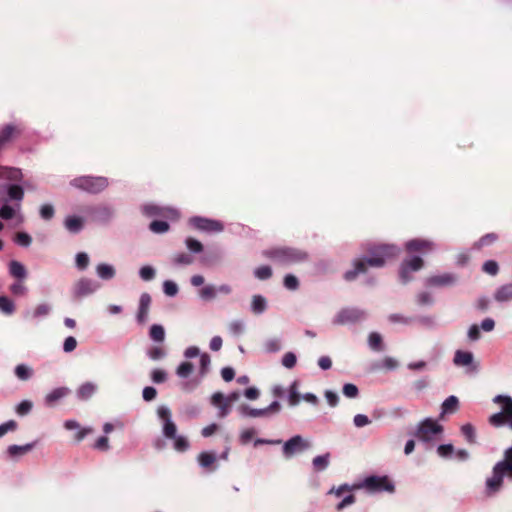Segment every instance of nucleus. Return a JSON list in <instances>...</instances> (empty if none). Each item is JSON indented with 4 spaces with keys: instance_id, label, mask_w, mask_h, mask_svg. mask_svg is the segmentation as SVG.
<instances>
[{
    "instance_id": "35",
    "label": "nucleus",
    "mask_w": 512,
    "mask_h": 512,
    "mask_svg": "<svg viewBox=\"0 0 512 512\" xmlns=\"http://www.w3.org/2000/svg\"><path fill=\"white\" fill-rule=\"evenodd\" d=\"M461 433L470 444L476 443V432L472 424L466 423L461 426Z\"/></svg>"
},
{
    "instance_id": "12",
    "label": "nucleus",
    "mask_w": 512,
    "mask_h": 512,
    "mask_svg": "<svg viewBox=\"0 0 512 512\" xmlns=\"http://www.w3.org/2000/svg\"><path fill=\"white\" fill-rule=\"evenodd\" d=\"M190 223L194 228L201 231L221 232L223 230V224L221 222L204 217H192Z\"/></svg>"
},
{
    "instance_id": "54",
    "label": "nucleus",
    "mask_w": 512,
    "mask_h": 512,
    "mask_svg": "<svg viewBox=\"0 0 512 512\" xmlns=\"http://www.w3.org/2000/svg\"><path fill=\"white\" fill-rule=\"evenodd\" d=\"M297 362L296 355L293 352H287L282 358V365L288 369H292Z\"/></svg>"
},
{
    "instance_id": "63",
    "label": "nucleus",
    "mask_w": 512,
    "mask_h": 512,
    "mask_svg": "<svg viewBox=\"0 0 512 512\" xmlns=\"http://www.w3.org/2000/svg\"><path fill=\"white\" fill-rule=\"evenodd\" d=\"M17 429V423L14 420H9L0 425V438L3 437L6 433L10 431H15Z\"/></svg>"
},
{
    "instance_id": "56",
    "label": "nucleus",
    "mask_w": 512,
    "mask_h": 512,
    "mask_svg": "<svg viewBox=\"0 0 512 512\" xmlns=\"http://www.w3.org/2000/svg\"><path fill=\"white\" fill-rule=\"evenodd\" d=\"M151 379L156 384L164 383L167 380V373L162 369H154L151 372Z\"/></svg>"
},
{
    "instance_id": "41",
    "label": "nucleus",
    "mask_w": 512,
    "mask_h": 512,
    "mask_svg": "<svg viewBox=\"0 0 512 512\" xmlns=\"http://www.w3.org/2000/svg\"><path fill=\"white\" fill-rule=\"evenodd\" d=\"M194 366L190 362H182L176 369V374L180 378H188L190 374L193 372Z\"/></svg>"
},
{
    "instance_id": "21",
    "label": "nucleus",
    "mask_w": 512,
    "mask_h": 512,
    "mask_svg": "<svg viewBox=\"0 0 512 512\" xmlns=\"http://www.w3.org/2000/svg\"><path fill=\"white\" fill-rule=\"evenodd\" d=\"M2 193H6L10 200L21 202L24 197V190L18 182H11Z\"/></svg>"
},
{
    "instance_id": "33",
    "label": "nucleus",
    "mask_w": 512,
    "mask_h": 512,
    "mask_svg": "<svg viewBox=\"0 0 512 512\" xmlns=\"http://www.w3.org/2000/svg\"><path fill=\"white\" fill-rule=\"evenodd\" d=\"M34 447V444L25 445H10L7 449L8 454L11 457H17L26 454Z\"/></svg>"
},
{
    "instance_id": "14",
    "label": "nucleus",
    "mask_w": 512,
    "mask_h": 512,
    "mask_svg": "<svg viewBox=\"0 0 512 512\" xmlns=\"http://www.w3.org/2000/svg\"><path fill=\"white\" fill-rule=\"evenodd\" d=\"M23 132V128L16 124H6L0 129V150L6 145L18 138Z\"/></svg>"
},
{
    "instance_id": "17",
    "label": "nucleus",
    "mask_w": 512,
    "mask_h": 512,
    "mask_svg": "<svg viewBox=\"0 0 512 512\" xmlns=\"http://www.w3.org/2000/svg\"><path fill=\"white\" fill-rule=\"evenodd\" d=\"M151 304V297L148 293H142L139 299V307L136 319L139 324L146 323L148 319L149 308Z\"/></svg>"
},
{
    "instance_id": "3",
    "label": "nucleus",
    "mask_w": 512,
    "mask_h": 512,
    "mask_svg": "<svg viewBox=\"0 0 512 512\" xmlns=\"http://www.w3.org/2000/svg\"><path fill=\"white\" fill-rule=\"evenodd\" d=\"M262 253L264 257L276 261L281 265L301 263L306 261L309 257L306 251L293 247L270 248L264 250Z\"/></svg>"
},
{
    "instance_id": "34",
    "label": "nucleus",
    "mask_w": 512,
    "mask_h": 512,
    "mask_svg": "<svg viewBox=\"0 0 512 512\" xmlns=\"http://www.w3.org/2000/svg\"><path fill=\"white\" fill-rule=\"evenodd\" d=\"M368 345L374 351L383 350L382 336L378 332H371L368 337Z\"/></svg>"
},
{
    "instance_id": "52",
    "label": "nucleus",
    "mask_w": 512,
    "mask_h": 512,
    "mask_svg": "<svg viewBox=\"0 0 512 512\" xmlns=\"http://www.w3.org/2000/svg\"><path fill=\"white\" fill-rule=\"evenodd\" d=\"M163 291L169 297H174L178 293V286L171 280H166L163 283Z\"/></svg>"
},
{
    "instance_id": "36",
    "label": "nucleus",
    "mask_w": 512,
    "mask_h": 512,
    "mask_svg": "<svg viewBox=\"0 0 512 512\" xmlns=\"http://www.w3.org/2000/svg\"><path fill=\"white\" fill-rule=\"evenodd\" d=\"M288 402L290 406H296L300 402V395L298 393V382L293 381L289 387Z\"/></svg>"
},
{
    "instance_id": "7",
    "label": "nucleus",
    "mask_w": 512,
    "mask_h": 512,
    "mask_svg": "<svg viewBox=\"0 0 512 512\" xmlns=\"http://www.w3.org/2000/svg\"><path fill=\"white\" fill-rule=\"evenodd\" d=\"M364 487L370 492H389L395 490L394 483L388 476H369L364 480Z\"/></svg>"
},
{
    "instance_id": "58",
    "label": "nucleus",
    "mask_w": 512,
    "mask_h": 512,
    "mask_svg": "<svg viewBox=\"0 0 512 512\" xmlns=\"http://www.w3.org/2000/svg\"><path fill=\"white\" fill-rule=\"evenodd\" d=\"M483 271L490 275H496L499 271V266L494 260H487L483 264Z\"/></svg>"
},
{
    "instance_id": "62",
    "label": "nucleus",
    "mask_w": 512,
    "mask_h": 512,
    "mask_svg": "<svg viewBox=\"0 0 512 512\" xmlns=\"http://www.w3.org/2000/svg\"><path fill=\"white\" fill-rule=\"evenodd\" d=\"M88 264H89V257L86 253L80 252L76 255V266L80 270L86 269Z\"/></svg>"
},
{
    "instance_id": "64",
    "label": "nucleus",
    "mask_w": 512,
    "mask_h": 512,
    "mask_svg": "<svg viewBox=\"0 0 512 512\" xmlns=\"http://www.w3.org/2000/svg\"><path fill=\"white\" fill-rule=\"evenodd\" d=\"M211 363L210 356L207 353L200 355V374L204 375L207 373Z\"/></svg>"
},
{
    "instance_id": "15",
    "label": "nucleus",
    "mask_w": 512,
    "mask_h": 512,
    "mask_svg": "<svg viewBox=\"0 0 512 512\" xmlns=\"http://www.w3.org/2000/svg\"><path fill=\"white\" fill-rule=\"evenodd\" d=\"M99 288V284L88 278H81L74 287V296L82 298L94 293Z\"/></svg>"
},
{
    "instance_id": "28",
    "label": "nucleus",
    "mask_w": 512,
    "mask_h": 512,
    "mask_svg": "<svg viewBox=\"0 0 512 512\" xmlns=\"http://www.w3.org/2000/svg\"><path fill=\"white\" fill-rule=\"evenodd\" d=\"M96 273L103 280H110L115 276V269L112 265L101 263L96 267Z\"/></svg>"
},
{
    "instance_id": "9",
    "label": "nucleus",
    "mask_w": 512,
    "mask_h": 512,
    "mask_svg": "<svg viewBox=\"0 0 512 512\" xmlns=\"http://www.w3.org/2000/svg\"><path fill=\"white\" fill-rule=\"evenodd\" d=\"M310 443L301 435H295L287 440L282 447L283 454L286 458L294 456L296 453L309 449Z\"/></svg>"
},
{
    "instance_id": "24",
    "label": "nucleus",
    "mask_w": 512,
    "mask_h": 512,
    "mask_svg": "<svg viewBox=\"0 0 512 512\" xmlns=\"http://www.w3.org/2000/svg\"><path fill=\"white\" fill-rule=\"evenodd\" d=\"M459 408V400L456 396L447 397L441 405V414H452Z\"/></svg>"
},
{
    "instance_id": "23",
    "label": "nucleus",
    "mask_w": 512,
    "mask_h": 512,
    "mask_svg": "<svg viewBox=\"0 0 512 512\" xmlns=\"http://www.w3.org/2000/svg\"><path fill=\"white\" fill-rule=\"evenodd\" d=\"M9 273L12 277L18 280H25L27 278V270L25 266L16 260H12L9 263Z\"/></svg>"
},
{
    "instance_id": "26",
    "label": "nucleus",
    "mask_w": 512,
    "mask_h": 512,
    "mask_svg": "<svg viewBox=\"0 0 512 512\" xmlns=\"http://www.w3.org/2000/svg\"><path fill=\"white\" fill-rule=\"evenodd\" d=\"M97 386L92 382L83 383L77 390L80 400H88L96 392Z\"/></svg>"
},
{
    "instance_id": "18",
    "label": "nucleus",
    "mask_w": 512,
    "mask_h": 512,
    "mask_svg": "<svg viewBox=\"0 0 512 512\" xmlns=\"http://www.w3.org/2000/svg\"><path fill=\"white\" fill-rule=\"evenodd\" d=\"M211 404L218 407V417H226L231 410V405L224 400V395L221 392H216L211 397Z\"/></svg>"
},
{
    "instance_id": "48",
    "label": "nucleus",
    "mask_w": 512,
    "mask_h": 512,
    "mask_svg": "<svg viewBox=\"0 0 512 512\" xmlns=\"http://www.w3.org/2000/svg\"><path fill=\"white\" fill-rule=\"evenodd\" d=\"M254 275L259 280H267L272 276V269L267 265L260 266L255 269Z\"/></svg>"
},
{
    "instance_id": "60",
    "label": "nucleus",
    "mask_w": 512,
    "mask_h": 512,
    "mask_svg": "<svg viewBox=\"0 0 512 512\" xmlns=\"http://www.w3.org/2000/svg\"><path fill=\"white\" fill-rule=\"evenodd\" d=\"M32 409V402L29 400H23L16 406V413L18 415H26L28 414Z\"/></svg>"
},
{
    "instance_id": "2",
    "label": "nucleus",
    "mask_w": 512,
    "mask_h": 512,
    "mask_svg": "<svg viewBox=\"0 0 512 512\" xmlns=\"http://www.w3.org/2000/svg\"><path fill=\"white\" fill-rule=\"evenodd\" d=\"M506 473L512 475V446L505 451L504 459L495 464L492 475L486 479L485 492L487 496H493L501 489Z\"/></svg>"
},
{
    "instance_id": "19",
    "label": "nucleus",
    "mask_w": 512,
    "mask_h": 512,
    "mask_svg": "<svg viewBox=\"0 0 512 512\" xmlns=\"http://www.w3.org/2000/svg\"><path fill=\"white\" fill-rule=\"evenodd\" d=\"M455 282V276L450 273L436 275L427 278L426 285L432 287H444L452 285Z\"/></svg>"
},
{
    "instance_id": "38",
    "label": "nucleus",
    "mask_w": 512,
    "mask_h": 512,
    "mask_svg": "<svg viewBox=\"0 0 512 512\" xmlns=\"http://www.w3.org/2000/svg\"><path fill=\"white\" fill-rule=\"evenodd\" d=\"M0 311L7 315L13 314L15 312L14 302L7 296H1L0 297Z\"/></svg>"
},
{
    "instance_id": "46",
    "label": "nucleus",
    "mask_w": 512,
    "mask_h": 512,
    "mask_svg": "<svg viewBox=\"0 0 512 512\" xmlns=\"http://www.w3.org/2000/svg\"><path fill=\"white\" fill-rule=\"evenodd\" d=\"M149 228L152 232L161 234L169 230V224L166 221L155 220L150 223Z\"/></svg>"
},
{
    "instance_id": "44",
    "label": "nucleus",
    "mask_w": 512,
    "mask_h": 512,
    "mask_svg": "<svg viewBox=\"0 0 512 512\" xmlns=\"http://www.w3.org/2000/svg\"><path fill=\"white\" fill-rule=\"evenodd\" d=\"M10 292L15 296H25L27 294V287L23 283V280H18L12 283L9 287Z\"/></svg>"
},
{
    "instance_id": "51",
    "label": "nucleus",
    "mask_w": 512,
    "mask_h": 512,
    "mask_svg": "<svg viewBox=\"0 0 512 512\" xmlns=\"http://www.w3.org/2000/svg\"><path fill=\"white\" fill-rule=\"evenodd\" d=\"M139 276L143 281H150L155 277V269L149 265L143 266L139 270Z\"/></svg>"
},
{
    "instance_id": "11",
    "label": "nucleus",
    "mask_w": 512,
    "mask_h": 512,
    "mask_svg": "<svg viewBox=\"0 0 512 512\" xmlns=\"http://www.w3.org/2000/svg\"><path fill=\"white\" fill-rule=\"evenodd\" d=\"M157 414L159 418L162 419L164 422L162 429L163 435L168 439L175 437L177 435V427L176 424L171 419V412L169 408H167L166 406H160L157 410Z\"/></svg>"
},
{
    "instance_id": "61",
    "label": "nucleus",
    "mask_w": 512,
    "mask_h": 512,
    "mask_svg": "<svg viewBox=\"0 0 512 512\" xmlns=\"http://www.w3.org/2000/svg\"><path fill=\"white\" fill-rule=\"evenodd\" d=\"M284 286L289 290H296L299 286V281L294 275L287 274L284 277Z\"/></svg>"
},
{
    "instance_id": "30",
    "label": "nucleus",
    "mask_w": 512,
    "mask_h": 512,
    "mask_svg": "<svg viewBox=\"0 0 512 512\" xmlns=\"http://www.w3.org/2000/svg\"><path fill=\"white\" fill-rule=\"evenodd\" d=\"M149 337L152 341L163 343L165 340V330L160 324H153L149 330Z\"/></svg>"
},
{
    "instance_id": "6",
    "label": "nucleus",
    "mask_w": 512,
    "mask_h": 512,
    "mask_svg": "<svg viewBox=\"0 0 512 512\" xmlns=\"http://www.w3.org/2000/svg\"><path fill=\"white\" fill-rule=\"evenodd\" d=\"M442 432V425L431 418H426L418 424L415 436L422 442H430L437 434Z\"/></svg>"
},
{
    "instance_id": "57",
    "label": "nucleus",
    "mask_w": 512,
    "mask_h": 512,
    "mask_svg": "<svg viewBox=\"0 0 512 512\" xmlns=\"http://www.w3.org/2000/svg\"><path fill=\"white\" fill-rule=\"evenodd\" d=\"M15 242L20 246L28 247L32 242V238L25 232H19L16 234Z\"/></svg>"
},
{
    "instance_id": "37",
    "label": "nucleus",
    "mask_w": 512,
    "mask_h": 512,
    "mask_svg": "<svg viewBox=\"0 0 512 512\" xmlns=\"http://www.w3.org/2000/svg\"><path fill=\"white\" fill-rule=\"evenodd\" d=\"M146 354L154 361L163 359L167 355L165 348L162 346H153L146 351Z\"/></svg>"
},
{
    "instance_id": "5",
    "label": "nucleus",
    "mask_w": 512,
    "mask_h": 512,
    "mask_svg": "<svg viewBox=\"0 0 512 512\" xmlns=\"http://www.w3.org/2000/svg\"><path fill=\"white\" fill-rule=\"evenodd\" d=\"M70 185L89 194H98L109 186V179L103 176L84 175L72 179Z\"/></svg>"
},
{
    "instance_id": "1",
    "label": "nucleus",
    "mask_w": 512,
    "mask_h": 512,
    "mask_svg": "<svg viewBox=\"0 0 512 512\" xmlns=\"http://www.w3.org/2000/svg\"><path fill=\"white\" fill-rule=\"evenodd\" d=\"M369 257L365 260H354V268L344 273V279L353 281L356 277L366 272V265L372 267H382L387 261L395 259L399 256L401 249L394 244H378L371 245L367 248Z\"/></svg>"
},
{
    "instance_id": "50",
    "label": "nucleus",
    "mask_w": 512,
    "mask_h": 512,
    "mask_svg": "<svg viewBox=\"0 0 512 512\" xmlns=\"http://www.w3.org/2000/svg\"><path fill=\"white\" fill-rule=\"evenodd\" d=\"M193 260V257L186 253H178L173 257V263L176 265H190Z\"/></svg>"
},
{
    "instance_id": "32",
    "label": "nucleus",
    "mask_w": 512,
    "mask_h": 512,
    "mask_svg": "<svg viewBox=\"0 0 512 512\" xmlns=\"http://www.w3.org/2000/svg\"><path fill=\"white\" fill-rule=\"evenodd\" d=\"M267 308L266 299L261 295H254L252 298L251 309L255 314H262Z\"/></svg>"
},
{
    "instance_id": "39",
    "label": "nucleus",
    "mask_w": 512,
    "mask_h": 512,
    "mask_svg": "<svg viewBox=\"0 0 512 512\" xmlns=\"http://www.w3.org/2000/svg\"><path fill=\"white\" fill-rule=\"evenodd\" d=\"M171 439L173 440L174 449L178 452H184L190 447L188 440L182 435H176Z\"/></svg>"
},
{
    "instance_id": "29",
    "label": "nucleus",
    "mask_w": 512,
    "mask_h": 512,
    "mask_svg": "<svg viewBox=\"0 0 512 512\" xmlns=\"http://www.w3.org/2000/svg\"><path fill=\"white\" fill-rule=\"evenodd\" d=\"M330 462V453H325L323 455H318L313 458L312 465L315 471L321 472L324 471Z\"/></svg>"
},
{
    "instance_id": "27",
    "label": "nucleus",
    "mask_w": 512,
    "mask_h": 512,
    "mask_svg": "<svg viewBox=\"0 0 512 512\" xmlns=\"http://www.w3.org/2000/svg\"><path fill=\"white\" fill-rule=\"evenodd\" d=\"M64 225L69 232L78 233L83 228V219L77 216H68Z\"/></svg>"
},
{
    "instance_id": "16",
    "label": "nucleus",
    "mask_w": 512,
    "mask_h": 512,
    "mask_svg": "<svg viewBox=\"0 0 512 512\" xmlns=\"http://www.w3.org/2000/svg\"><path fill=\"white\" fill-rule=\"evenodd\" d=\"M406 250L410 253L420 252L427 253L434 249V243L432 241L426 239H412L406 242L405 244Z\"/></svg>"
},
{
    "instance_id": "40",
    "label": "nucleus",
    "mask_w": 512,
    "mask_h": 512,
    "mask_svg": "<svg viewBox=\"0 0 512 512\" xmlns=\"http://www.w3.org/2000/svg\"><path fill=\"white\" fill-rule=\"evenodd\" d=\"M15 375L18 379L26 381L32 376V369L25 364H19L15 367Z\"/></svg>"
},
{
    "instance_id": "13",
    "label": "nucleus",
    "mask_w": 512,
    "mask_h": 512,
    "mask_svg": "<svg viewBox=\"0 0 512 512\" xmlns=\"http://www.w3.org/2000/svg\"><path fill=\"white\" fill-rule=\"evenodd\" d=\"M22 177L20 169L0 166V194L11 182H20Z\"/></svg>"
},
{
    "instance_id": "31",
    "label": "nucleus",
    "mask_w": 512,
    "mask_h": 512,
    "mask_svg": "<svg viewBox=\"0 0 512 512\" xmlns=\"http://www.w3.org/2000/svg\"><path fill=\"white\" fill-rule=\"evenodd\" d=\"M239 411H240L241 415L245 416V417L256 418V417L267 416V410H265V408L256 409V408H250L247 405H242L239 407Z\"/></svg>"
},
{
    "instance_id": "42",
    "label": "nucleus",
    "mask_w": 512,
    "mask_h": 512,
    "mask_svg": "<svg viewBox=\"0 0 512 512\" xmlns=\"http://www.w3.org/2000/svg\"><path fill=\"white\" fill-rule=\"evenodd\" d=\"M216 461V457L213 453L201 452L198 455V462L200 466L204 468L210 467Z\"/></svg>"
},
{
    "instance_id": "20",
    "label": "nucleus",
    "mask_w": 512,
    "mask_h": 512,
    "mask_svg": "<svg viewBox=\"0 0 512 512\" xmlns=\"http://www.w3.org/2000/svg\"><path fill=\"white\" fill-rule=\"evenodd\" d=\"M494 299L499 303L512 301V282L497 288L494 292Z\"/></svg>"
},
{
    "instance_id": "53",
    "label": "nucleus",
    "mask_w": 512,
    "mask_h": 512,
    "mask_svg": "<svg viewBox=\"0 0 512 512\" xmlns=\"http://www.w3.org/2000/svg\"><path fill=\"white\" fill-rule=\"evenodd\" d=\"M185 243H186L187 248L192 253H200L203 251V245L201 244V242L194 238H191V237L187 238Z\"/></svg>"
},
{
    "instance_id": "45",
    "label": "nucleus",
    "mask_w": 512,
    "mask_h": 512,
    "mask_svg": "<svg viewBox=\"0 0 512 512\" xmlns=\"http://www.w3.org/2000/svg\"><path fill=\"white\" fill-rule=\"evenodd\" d=\"M40 217L45 220H51L55 215V209L52 204H43L39 209Z\"/></svg>"
},
{
    "instance_id": "49",
    "label": "nucleus",
    "mask_w": 512,
    "mask_h": 512,
    "mask_svg": "<svg viewBox=\"0 0 512 512\" xmlns=\"http://www.w3.org/2000/svg\"><path fill=\"white\" fill-rule=\"evenodd\" d=\"M199 296L203 300H212L216 297V288L212 285H206L199 291Z\"/></svg>"
},
{
    "instance_id": "10",
    "label": "nucleus",
    "mask_w": 512,
    "mask_h": 512,
    "mask_svg": "<svg viewBox=\"0 0 512 512\" xmlns=\"http://www.w3.org/2000/svg\"><path fill=\"white\" fill-rule=\"evenodd\" d=\"M424 265L422 258L418 256H414L410 259H405L400 266L399 276L401 281L406 284L408 283L412 277L410 276L411 272H416L420 270Z\"/></svg>"
},
{
    "instance_id": "47",
    "label": "nucleus",
    "mask_w": 512,
    "mask_h": 512,
    "mask_svg": "<svg viewBox=\"0 0 512 512\" xmlns=\"http://www.w3.org/2000/svg\"><path fill=\"white\" fill-rule=\"evenodd\" d=\"M51 311V306L47 303H41L36 306L32 313L33 318H41L47 316Z\"/></svg>"
},
{
    "instance_id": "43",
    "label": "nucleus",
    "mask_w": 512,
    "mask_h": 512,
    "mask_svg": "<svg viewBox=\"0 0 512 512\" xmlns=\"http://www.w3.org/2000/svg\"><path fill=\"white\" fill-rule=\"evenodd\" d=\"M437 454L443 459H450L454 455V446L452 444H441L437 447Z\"/></svg>"
},
{
    "instance_id": "22",
    "label": "nucleus",
    "mask_w": 512,
    "mask_h": 512,
    "mask_svg": "<svg viewBox=\"0 0 512 512\" xmlns=\"http://www.w3.org/2000/svg\"><path fill=\"white\" fill-rule=\"evenodd\" d=\"M70 393V389L67 387H59L53 389L50 393H48L45 397L46 405L52 406L58 400L66 397Z\"/></svg>"
},
{
    "instance_id": "8",
    "label": "nucleus",
    "mask_w": 512,
    "mask_h": 512,
    "mask_svg": "<svg viewBox=\"0 0 512 512\" xmlns=\"http://www.w3.org/2000/svg\"><path fill=\"white\" fill-rule=\"evenodd\" d=\"M366 313L358 308H344L335 316L333 323L336 325L354 324L365 319Z\"/></svg>"
},
{
    "instance_id": "55",
    "label": "nucleus",
    "mask_w": 512,
    "mask_h": 512,
    "mask_svg": "<svg viewBox=\"0 0 512 512\" xmlns=\"http://www.w3.org/2000/svg\"><path fill=\"white\" fill-rule=\"evenodd\" d=\"M388 319L391 323H400V324H405V325H408V324L412 323V321H413V318L406 317V316H404L402 314H398V313L390 314Z\"/></svg>"
},
{
    "instance_id": "25",
    "label": "nucleus",
    "mask_w": 512,
    "mask_h": 512,
    "mask_svg": "<svg viewBox=\"0 0 512 512\" xmlns=\"http://www.w3.org/2000/svg\"><path fill=\"white\" fill-rule=\"evenodd\" d=\"M453 362L457 366H469L473 362V354L469 351L457 350Z\"/></svg>"
},
{
    "instance_id": "59",
    "label": "nucleus",
    "mask_w": 512,
    "mask_h": 512,
    "mask_svg": "<svg viewBox=\"0 0 512 512\" xmlns=\"http://www.w3.org/2000/svg\"><path fill=\"white\" fill-rule=\"evenodd\" d=\"M343 394L348 398H356L359 390L355 384L347 383L343 386Z\"/></svg>"
},
{
    "instance_id": "4",
    "label": "nucleus",
    "mask_w": 512,
    "mask_h": 512,
    "mask_svg": "<svg viewBox=\"0 0 512 512\" xmlns=\"http://www.w3.org/2000/svg\"><path fill=\"white\" fill-rule=\"evenodd\" d=\"M493 402L501 406V410L489 417V424L499 428L508 426L512 430V397L507 395H497Z\"/></svg>"
}]
</instances>
